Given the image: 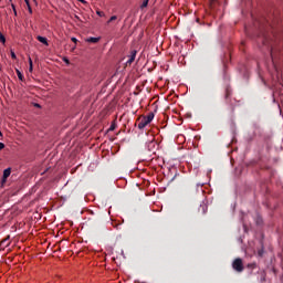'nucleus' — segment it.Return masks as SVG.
I'll return each mask as SVG.
<instances>
[{
	"instance_id": "nucleus-4",
	"label": "nucleus",
	"mask_w": 283,
	"mask_h": 283,
	"mask_svg": "<svg viewBox=\"0 0 283 283\" xmlns=\"http://www.w3.org/2000/svg\"><path fill=\"white\" fill-rule=\"evenodd\" d=\"M136 56H137V50H133L129 59L127 60V64L132 65L135 62Z\"/></svg>"
},
{
	"instance_id": "nucleus-19",
	"label": "nucleus",
	"mask_w": 283,
	"mask_h": 283,
	"mask_svg": "<svg viewBox=\"0 0 283 283\" xmlns=\"http://www.w3.org/2000/svg\"><path fill=\"white\" fill-rule=\"evenodd\" d=\"M6 148V144H2V142H0V150Z\"/></svg>"
},
{
	"instance_id": "nucleus-11",
	"label": "nucleus",
	"mask_w": 283,
	"mask_h": 283,
	"mask_svg": "<svg viewBox=\"0 0 283 283\" xmlns=\"http://www.w3.org/2000/svg\"><path fill=\"white\" fill-rule=\"evenodd\" d=\"M231 94H232V91L228 87V88H226V99L228 101L229 99V97L231 96Z\"/></svg>"
},
{
	"instance_id": "nucleus-9",
	"label": "nucleus",
	"mask_w": 283,
	"mask_h": 283,
	"mask_svg": "<svg viewBox=\"0 0 283 283\" xmlns=\"http://www.w3.org/2000/svg\"><path fill=\"white\" fill-rule=\"evenodd\" d=\"M29 72L33 73V60L31 56H29Z\"/></svg>"
},
{
	"instance_id": "nucleus-25",
	"label": "nucleus",
	"mask_w": 283,
	"mask_h": 283,
	"mask_svg": "<svg viewBox=\"0 0 283 283\" xmlns=\"http://www.w3.org/2000/svg\"><path fill=\"white\" fill-rule=\"evenodd\" d=\"M199 212H202V205H200L199 207Z\"/></svg>"
},
{
	"instance_id": "nucleus-2",
	"label": "nucleus",
	"mask_w": 283,
	"mask_h": 283,
	"mask_svg": "<svg viewBox=\"0 0 283 283\" xmlns=\"http://www.w3.org/2000/svg\"><path fill=\"white\" fill-rule=\"evenodd\" d=\"M155 119V113H148L138 123V129H145Z\"/></svg>"
},
{
	"instance_id": "nucleus-8",
	"label": "nucleus",
	"mask_w": 283,
	"mask_h": 283,
	"mask_svg": "<svg viewBox=\"0 0 283 283\" xmlns=\"http://www.w3.org/2000/svg\"><path fill=\"white\" fill-rule=\"evenodd\" d=\"M15 73L20 81H24V75L19 69H15Z\"/></svg>"
},
{
	"instance_id": "nucleus-16",
	"label": "nucleus",
	"mask_w": 283,
	"mask_h": 283,
	"mask_svg": "<svg viewBox=\"0 0 283 283\" xmlns=\"http://www.w3.org/2000/svg\"><path fill=\"white\" fill-rule=\"evenodd\" d=\"M11 8H12V10H13L14 15L18 17V11H17L15 4L12 3V4H11Z\"/></svg>"
},
{
	"instance_id": "nucleus-21",
	"label": "nucleus",
	"mask_w": 283,
	"mask_h": 283,
	"mask_svg": "<svg viewBox=\"0 0 283 283\" xmlns=\"http://www.w3.org/2000/svg\"><path fill=\"white\" fill-rule=\"evenodd\" d=\"M71 41H72L73 43H77V38L73 36V38L71 39Z\"/></svg>"
},
{
	"instance_id": "nucleus-24",
	"label": "nucleus",
	"mask_w": 283,
	"mask_h": 283,
	"mask_svg": "<svg viewBox=\"0 0 283 283\" xmlns=\"http://www.w3.org/2000/svg\"><path fill=\"white\" fill-rule=\"evenodd\" d=\"M34 107L41 108V104H34Z\"/></svg>"
},
{
	"instance_id": "nucleus-1",
	"label": "nucleus",
	"mask_w": 283,
	"mask_h": 283,
	"mask_svg": "<svg viewBox=\"0 0 283 283\" xmlns=\"http://www.w3.org/2000/svg\"><path fill=\"white\" fill-rule=\"evenodd\" d=\"M262 42L263 45L270 48L272 60H274L276 57V48L273 45V39L268 33H263Z\"/></svg>"
},
{
	"instance_id": "nucleus-28",
	"label": "nucleus",
	"mask_w": 283,
	"mask_h": 283,
	"mask_svg": "<svg viewBox=\"0 0 283 283\" xmlns=\"http://www.w3.org/2000/svg\"><path fill=\"white\" fill-rule=\"evenodd\" d=\"M64 61H65L66 63H70V60H69V59H64Z\"/></svg>"
},
{
	"instance_id": "nucleus-23",
	"label": "nucleus",
	"mask_w": 283,
	"mask_h": 283,
	"mask_svg": "<svg viewBox=\"0 0 283 283\" xmlns=\"http://www.w3.org/2000/svg\"><path fill=\"white\" fill-rule=\"evenodd\" d=\"M27 7H30V0H24Z\"/></svg>"
},
{
	"instance_id": "nucleus-15",
	"label": "nucleus",
	"mask_w": 283,
	"mask_h": 283,
	"mask_svg": "<svg viewBox=\"0 0 283 283\" xmlns=\"http://www.w3.org/2000/svg\"><path fill=\"white\" fill-rule=\"evenodd\" d=\"M10 55H11L12 60H17L18 59V56H17V54H15V52L13 50H10Z\"/></svg>"
},
{
	"instance_id": "nucleus-13",
	"label": "nucleus",
	"mask_w": 283,
	"mask_h": 283,
	"mask_svg": "<svg viewBox=\"0 0 283 283\" xmlns=\"http://www.w3.org/2000/svg\"><path fill=\"white\" fill-rule=\"evenodd\" d=\"M149 6V0H144L142 6H140V9H145Z\"/></svg>"
},
{
	"instance_id": "nucleus-27",
	"label": "nucleus",
	"mask_w": 283,
	"mask_h": 283,
	"mask_svg": "<svg viewBox=\"0 0 283 283\" xmlns=\"http://www.w3.org/2000/svg\"><path fill=\"white\" fill-rule=\"evenodd\" d=\"M75 19H76V20H81V18H80L78 15H75Z\"/></svg>"
},
{
	"instance_id": "nucleus-20",
	"label": "nucleus",
	"mask_w": 283,
	"mask_h": 283,
	"mask_svg": "<svg viewBox=\"0 0 283 283\" xmlns=\"http://www.w3.org/2000/svg\"><path fill=\"white\" fill-rule=\"evenodd\" d=\"M28 11H29V13H33V10H32L31 4H30V6H28Z\"/></svg>"
},
{
	"instance_id": "nucleus-3",
	"label": "nucleus",
	"mask_w": 283,
	"mask_h": 283,
	"mask_svg": "<svg viewBox=\"0 0 283 283\" xmlns=\"http://www.w3.org/2000/svg\"><path fill=\"white\" fill-rule=\"evenodd\" d=\"M232 268L235 272L241 273L244 270L243 262L240 258L235 259L232 263Z\"/></svg>"
},
{
	"instance_id": "nucleus-5",
	"label": "nucleus",
	"mask_w": 283,
	"mask_h": 283,
	"mask_svg": "<svg viewBox=\"0 0 283 283\" xmlns=\"http://www.w3.org/2000/svg\"><path fill=\"white\" fill-rule=\"evenodd\" d=\"M11 168H7L4 171H3V176H2V184H6L7 182V179L11 176Z\"/></svg>"
},
{
	"instance_id": "nucleus-7",
	"label": "nucleus",
	"mask_w": 283,
	"mask_h": 283,
	"mask_svg": "<svg viewBox=\"0 0 283 283\" xmlns=\"http://www.w3.org/2000/svg\"><path fill=\"white\" fill-rule=\"evenodd\" d=\"M99 41H101V38H96V36H90L86 39V42L94 43V44L98 43Z\"/></svg>"
},
{
	"instance_id": "nucleus-18",
	"label": "nucleus",
	"mask_w": 283,
	"mask_h": 283,
	"mask_svg": "<svg viewBox=\"0 0 283 283\" xmlns=\"http://www.w3.org/2000/svg\"><path fill=\"white\" fill-rule=\"evenodd\" d=\"M8 240L7 239H4V240H2L1 242H0V251L2 250V245H3V243L4 242H7Z\"/></svg>"
},
{
	"instance_id": "nucleus-14",
	"label": "nucleus",
	"mask_w": 283,
	"mask_h": 283,
	"mask_svg": "<svg viewBox=\"0 0 283 283\" xmlns=\"http://www.w3.org/2000/svg\"><path fill=\"white\" fill-rule=\"evenodd\" d=\"M117 20V15H112L111 18H109V20L107 21V24H109V23H112V22H114V21H116Z\"/></svg>"
},
{
	"instance_id": "nucleus-29",
	"label": "nucleus",
	"mask_w": 283,
	"mask_h": 283,
	"mask_svg": "<svg viewBox=\"0 0 283 283\" xmlns=\"http://www.w3.org/2000/svg\"><path fill=\"white\" fill-rule=\"evenodd\" d=\"M0 136H3L2 132L0 130Z\"/></svg>"
},
{
	"instance_id": "nucleus-22",
	"label": "nucleus",
	"mask_w": 283,
	"mask_h": 283,
	"mask_svg": "<svg viewBox=\"0 0 283 283\" xmlns=\"http://www.w3.org/2000/svg\"><path fill=\"white\" fill-rule=\"evenodd\" d=\"M78 2L83 3V4H87L86 0H78Z\"/></svg>"
},
{
	"instance_id": "nucleus-26",
	"label": "nucleus",
	"mask_w": 283,
	"mask_h": 283,
	"mask_svg": "<svg viewBox=\"0 0 283 283\" xmlns=\"http://www.w3.org/2000/svg\"><path fill=\"white\" fill-rule=\"evenodd\" d=\"M262 254H263V251H259V255L262 256Z\"/></svg>"
},
{
	"instance_id": "nucleus-12",
	"label": "nucleus",
	"mask_w": 283,
	"mask_h": 283,
	"mask_svg": "<svg viewBox=\"0 0 283 283\" xmlns=\"http://www.w3.org/2000/svg\"><path fill=\"white\" fill-rule=\"evenodd\" d=\"M117 128V124H115V122H113L108 128V132H114Z\"/></svg>"
},
{
	"instance_id": "nucleus-10",
	"label": "nucleus",
	"mask_w": 283,
	"mask_h": 283,
	"mask_svg": "<svg viewBox=\"0 0 283 283\" xmlns=\"http://www.w3.org/2000/svg\"><path fill=\"white\" fill-rule=\"evenodd\" d=\"M7 38L3 33H0V43L6 44Z\"/></svg>"
},
{
	"instance_id": "nucleus-17",
	"label": "nucleus",
	"mask_w": 283,
	"mask_h": 283,
	"mask_svg": "<svg viewBox=\"0 0 283 283\" xmlns=\"http://www.w3.org/2000/svg\"><path fill=\"white\" fill-rule=\"evenodd\" d=\"M96 14L101 18L105 17V12L104 11H101V10H97L96 11Z\"/></svg>"
},
{
	"instance_id": "nucleus-6",
	"label": "nucleus",
	"mask_w": 283,
	"mask_h": 283,
	"mask_svg": "<svg viewBox=\"0 0 283 283\" xmlns=\"http://www.w3.org/2000/svg\"><path fill=\"white\" fill-rule=\"evenodd\" d=\"M36 40H38L40 43L44 44L45 46H49L48 38L42 36V35H38V36H36Z\"/></svg>"
}]
</instances>
